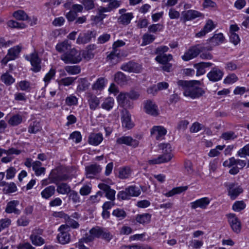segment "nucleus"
Instances as JSON below:
<instances>
[{"label": "nucleus", "instance_id": "obj_1", "mask_svg": "<svg viewBox=\"0 0 249 249\" xmlns=\"http://www.w3.org/2000/svg\"><path fill=\"white\" fill-rule=\"evenodd\" d=\"M178 85L184 89L183 94L185 96L195 99L201 96L204 91L199 87L201 82L198 80L184 81L179 80Z\"/></svg>", "mask_w": 249, "mask_h": 249}, {"label": "nucleus", "instance_id": "obj_2", "mask_svg": "<svg viewBox=\"0 0 249 249\" xmlns=\"http://www.w3.org/2000/svg\"><path fill=\"white\" fill-rule=\"evenodd\" d=\"M159 147L163 151V154L160 155L157 158L150 160L149 163L151 164H160L169 161L173 157L171 154V146L169 143H161Z\"/></svg>", "mask_w": 249, "mask_h": 249}, {"label": "nucleus", "instance_id": "obj_3", "mask_svg": "<svg viewBox=\"0 0 249 249\" xmlns=\"http://www.w3.org/2000/svg\"><path fill=\"white\" fill-rule=\"evenodd\" d=\"M60 58L66 64H77L82 60L80 52L75 48H71L68 51L61 55Z\"/></svg>", "mask_w": 249, "mask_h": 249}, {"label": "nucleus", "instance_id": "obj_4", "mask_svg": "<svg viewBox=\"0 0 249 249\" xmlns=\"http://www.w3.org/2000/svg\"><path fill=\"white\" fill-rule=\"evenodd\" d=\"M212 47H203L201 44H197L195 46L192 47L188 50H187L184 54L181 56L182 59L185 61H187L196 57L199 53L207 50L208 51L211 50Z\"/></svg>", "mask_w": 249, "mask_h": 249}, {"label": "nucleus", "instance_id": "obj_5", "mask_svg": "<svg viewBox=\"0 0 249 249\" xmlns=\"http://www.w3.org/2000/svg\"><path fill=\"white\" fill-rule=\"evenodd\" d=\"M225 186L227 188L228 196L232 200L236 199L243 191L240 186H237L234 183H226Z\"/></svg>", "mask_w": 249, "mask_h": 249}, {"label": "nucleus", "instance_id": "obj_6", "mask_svg": "<svg viewBox=\"0 0 249 249\" xmlns=\"http://www.w3.org/2000/svg\"><path fill=\"white\" fill-rule=\"evenodd\" d=\"M121 69L128 72L140 73L142 70L141 64L132 61L124 63L121 67Z\"/></svg>", "mask_w": 249, "mask_h": 249}, {"label": "nucleus", "instance_id": "obj_7", "mask_svg": "<svg viewBox=\"0 0 249 249\" xmlns=\"http://www.w3.org/2000/svg\"><path fill=\"white\" fill-rule=\"evenodd\" d=\"M43 232L41 229H35L30 236V239L32 243L36 246H40L45 243L44 239L41 236Z\"/></svg>", "mask_w": 249, "mask_h": 249}, {"label": "nucleus", "instance_id": "obj_8", "mask_svg": "<svg viewBox=\"0 0 249 249\" xmlns=\"http://www.w3.org/2000/svg\"><path fill=\"white\" fill-rule=\"evenodd\" d=\"M95 31H88L86 33H81L76 40V43L79 44H86L90 41L92 38H95Z\"/></svg>", "mask_w": 249, "mask_h": 249}, {"label": "nucleus", "instance_id": "obj_9", "mask_svg": "<svg viewBox=\"0 0 249 249\" xmlns=\"http://www.w3.org/2000/svg\"><path fill=\"white\" fill-rule=\"evenodd\" d=\"M224 75L223 71L217 67L213 68L207 76L210 81L215 82L220 80Z\"/></svg>", "mask_w": 249, "mask_h": 249}, {"label": "nucleus", "instance_id": "obj_10", "mask_svg": "<svg viewBox=\"0 0 249 249\" xmlns=\"http://www.w3.org/2000/svg\"><path fill=\"white\" fill-rule=\"evenodd\" d=\"M228 221L232 230L239 233L241 231V225L238 218L234 213H230L228 215Z\"/></svg>", "mask_w": 249, "mask_h": 249}, {"label": "nucleus", "instance_id": "obj_11", "mask_svg": "<svg viewBox=\"0 0 249 249\" xmlns=\"http://www.w3.org/2000/svg\"><path fill=\"white\" fill-rule=\"evenodd\" d=\"M116 142L119 144H124L134 147L138 146L139 144V142L138 140L133 139L129 136H122L118 138L116 140Z\"/></svg>", "mask_w": 249, "mask_h": 249}, {"label": "nucleus", "instance_id": "obj_12", "mask_svg": "<svg viewBox=\"0 0 249 249\" xmlns=\"http://www.w3.org/2000/svg\"><path fill=\"white\" fill-rule=\"evenodd\" d=\"M98 187L106 193V196L110 201H113L115 199L116 191L110 187L105 183H100Z\"/></svg>", "mask_w": 249, "mask_h": 249}, {"label": "nucleus", "instance_id": "obj_13", "mask_svg": "<svg viewBox=\"0 0 249 249\" xmlns=\"http://www.w3.org/2000/svg\"><path fill=\"white\" fill-rule=\"evenodd\" d=\"M182 19L184 22L192 20L196 18L201 17L202 14L199 12L193 10H189L182 12Z\"/></svg>", "mask_w": 249, "mask_h": 249}, {"label": "nucleus", "instance_id": "obj_14", "mask_svg": "<svg viewBox=\"0 0 249 249\" xmlns=\"http://www.w3.org/2000/svg\"><path fill=\"white\" fill-rule=\"evenodd\" d=\"M151 135L157 140L162 139L167 133L166 129L161 126H154L151 129Z\"/></svg>", "mask_w": 249, "mask_h": 249}, {"label": "nucleus", "instance_id": "obj_15", "mask_svg": "<svg viewBox=\"0 0 249 249\" xmlns=\"http://www.w3.org/2000/svg\"><path fill=\"white\" fill-rule=\"evenodd\" d=\"M215 28V25L211 19H208L203 28L198 33L196 34V36L201 37L205 36L206 34L210 32Z\"/></svg>", "mask_w": 249, "mask_h": 249}, {"label": "nucleus", "instance_id": "obj_16", "mask_svg": "<svg viewBox=\"0 0 249 249\" xmlns=\"http://www.w3.org/2000/svg\"><path fill=\"white\" fill-rule=\"evenodd\" d=\"M121 119L123 126L127 129H131L133 127L134 124L131 120V115L127 110H123Z\"/></svg>", "mask_w": 249, "mask_h": 249}, {"label": "nucleus", "instance_id": "obj_17", "mask_svg": "<svg viewBox=\"0 0 249 249\" xmlns=\"http://www.w3.org/2000/svg\"><path fill=\"white\" fill-rule=\"evenodd\" d=\"M144 109L147 114L151 115L157 116L159 114L157 106L151 100H147L145 102Z\"/></svg>", "mask_w": 249, "mask_h": 249}, {"label": "nucleus", "instance_id": "obj_18", "mask_svg": "<svg viewBox=\"0 0 249 249\" xmlns=\"http://www.w3.org/2000/svg\"><path fill=\"white\" fill-rule=\"evenodd\" d=\"M30 61L32 66L33 71L36 72L39 71L41 68V60L39 58L38 54L36 53H32L30 55Z\"/></svg>", "mask_w": 249, "mask_h": 249}, {"label": "nucleus", "instance_id": "obj_19", "mask_svg": "<svg viewBox=\"0 0 249 249\" xmlns=\"http://www.w3.org/2000/svg\"><path fill=\"white\" fill-rule=\"evenodd\" d=\"M102 168L96 164H91L86 167V176L88 178H92L99 173Z\"/></svg>", "mask_w": 249, "mask_h": 249}, {"label": "nucleus", "instance_id": "obj_20", "mask_svg": "<svg viewBox=\"0 0 249 249\" xmlns=\"http://www.w3.org/2000/svg\"><path fill=\"white\" fill-rule=\"evenodd\" d=\"M210 200L208 197H203L197 199L190 203L191 207L193 209H196L197 208L205 209L209 204Z\"/></svg>", "mask_w": 249, "mask_h": 249}, {"label": "nucleus", "instance_id": "obj_21", "mask_svg": "<svg viewBox=\"0 0 249 249\" xmlns=\"http://www.w3.org/2000/svg\"><path fill=\"white\" fill-rule=\"evenodd\" d=\"M18 205L19 201L18 200L10 201L7 203L5 212L7 213H14L16 214H19L21 211L17 208Z\"/></svg>", "mask_w": 249, "mask_h": 249}, {"label": "nucleus", "instance_id": "obj_22", "mask_svg": "<svg viewBox=\"0 0 249 249\" xmlns=\"http://www.w3.org/2000/svg\"><path fill=\"white\" fill-rule=\"evenodd\" d=\"M88 101L90 109L94 110L99 106L100 101L95 95L89 93L88 95Z\"/></svg>", "mask_w": 249, "mask_h": 249}, {"label": "nucleus", "instance_id": "obj_23", "mask_svg": "<svg viewBox=\"0 0 249 249\" xmlns=\"http://www.w3.org/2000/svg\"><path fill=\"white\" fill-rule=\"evenodd\" d=\"M103 138L101 133H92L89 137V143L93 145H99L103 141Z\"/></svg>", "mask_w": 249, "mask_h": 249}, {"label": "nucleus", "instance_id": "obj_24", "mask_svg": "<svg viewBox=\"0 0 249 249\" xmlns=\"http://www.w3.org/2000/svg\"><path fill=\"white\" fill-rule=\"evenodd\" d=\"M133 18L132 13H126L121 15L117 19L119 24L124 25H127L130 23L131 20Z\"/></svg>", "mask_w": 249, "mask_h": 249}, {"label": "nucleus", "instance_id": "obj_25", "mask_svg": "<svg viewBox=\"0 0 249 249\" xmlns=\"http://www.w3.org/2000/svg\"><path fill=\"white\" fill-rule=\"evenodd\" d=\"M224 37L222 33L215 34L209 39L211 46H215L223 42Z\"/></svg>", "mask_w": 249, "mask_h": 249}, {"label": "nucleus", "instance_id": "obj_26", "mask_svg": "<svg viewBox=\"0 0 249 249\" xmlns=\"http://www.w3.org/2000/svg\"><path fill=\"white\" fill-rule=\"evenodd\" d=\"M71 48V45L68 40L58 43L55 46V49L59 53H64L68 51Z\"/></svg>", "mask_w": 249, "mask_h": 249}, {"label": "nucleus", "instance_id": "obj_27", "mask_svg": "<svg viewBox=\"0 0 249 249\" xmlns=\"http://www.w3.org/2000/svg\"><path fill=\"white\" fill-rule=\"evenodd\" d=\"M56 185L57 186L56 191L59 194H68L71 191V187L66 183H60Z\"/></svg>", "mask_w": 249, "mask_h": 249}, {"label": "nucleus", "instance_id": "obj_28", "mask_svg": "<svg viewBox=\"0 0 249 249\" xmlns=\"http://www.w3.org/2000/svg\"><path fill=\"white\" fill-rule=\"evenodd\" d=\"M55 191L54 186H48L41 192V196L45 199H48L54 194Z\"/></svg>", "mask_w": 249, "mask_h": 249}, {"label": "nucleus", "instance_id": "obj_29", "mask_svg": "<svg viewBox=\"0 0 249 249\" xmlns=\"http://www.w3.org/2000/svg\"><path fill=\"white\" fill-rule=\"evenodd\" d=\"M107 80L103 77L99 78L92 85V89L94 90H102L105 87Z\"/></svg>", "mask_w": 249, "mask_h": 249}, {"label": "nucleus", "instance_id": "obj_30", "mask_svg": "<svg viewBox=\"0 0 249 249\" xmlns=\"http://www.w3.org/2000/svg\"><path fill=\"white\" fill-rule=\"evenodd\" d=\"M131 173V169L128 167L120 168L118 171V177L121 179H125L129 177Z\"/></svg>", "mask_w": 249, "mask_h": 249}, {"label": "nucleus", "instance_id": "obj_31", "mask_svg": "<svg viewBox=\"0 0 249 249\" xmlns=\"http://www.w3.org/2000/svg\"><path fill=\"white\" fill-rule=\"evenodd\" d=\"M42 163L39 161H35L33 163V170L35 171V174L37 176L44 174L45 171L44 167H41Z\"/></svg>", "mask_w": 249, "mask_h": 249}, {"label": "nucleus", "instance_id": "obj_32", "mask_svg": "<svg viewBox=\"0 0 249 249\" xmlns=\"http://www.w3.org/2000/svg\"><path fill=\"white\" fill-rule=\"evenodd\" d=\"M151 215L149 213H143L142 214H138L136 217V220L137 222L145 224L148 223L151 220Z\"/></svg>", "mask_w": 249, "mask_h": 249}, {"label": "nucleus", "instance_id": "obj_33", "mask_svg": "<svg viewBox=\"0 0 249 249\" xmlns=\"http://www.w3.org/2000/svg\"><path fill=\"white\" fill-rule=\"evenodd\" d=\"M20 51L21 47L18 45L10 49L7 54L10 57L11 60H15L18 57Z\"/></svg>", "mask_w": 249, "mask_h": 249}, {"label": "nucleus", "instance_id": "obj_34", "mask_svg": "<svg viewBox=\"0 0 249 249\" xmlns=\"http://www.w3.org/2000/svg\"><path fill=\"white\" fill-rule=\"evenodd\" d=\"M64 69L69 74L71 75L77 74L81 72V68L78 65L66 66Z\"/></svg>", "mask_w": 249, "mask_h": 249}, {"label": "nucleus", "instance_id": "obj_35", "mask_svg": "<svg viewBox=\"0 0 249 249\" xmlns=\"http://www.w3.org/2000/svg\"><path fill=\"white\" fill-rule=\"evenodd\" d=\"M129 197L132 196H138L141 193V190L136 186H130L126 188Z\"/></svg>", "mask_w": 249, "mask_h": 249}, {"label": "nucleus", "instance_id": "obj_36", "mask_svg": "<svg viewBox=\"0 0 249 249\" xmlns=\"http://www.w3.org/2000/svg\"><path fill=\"white\" fill-rule=\"evenodd\" d=\"M114 100L111 97H108L105 99L102 104V107L107 111L111 109L114 106Z\"/></svg>", "mask_w": 249, "mask_h": 249}, {"label": "nucleus", "instance_id": "obj_37", "mask_svg": "<svg viewBox=\"0 0 249 249\" xmlns=\"http://www.w3.org/2000/svg\"><path fill=\"white\" fill-rule=\"evenodd\" d=\"M1 80L6 85L9 86L15 82V78L7 72L1 76Z\"/></svg>", "mask_w": 249, "mask_h": 249}, {"label": "nucleus", "instance_id": "obj_38", "mask_svg": "<svg viewBox=\"0 0 249 249\" xmlns=\"http://www.w3.org/2000/svg\"><path fill=\"white\" fill-rule=\"evenodd\" d=\"M57 239L59 243L64 245L70 241V235L69 233L60 232L57 236Z\"/></svg>", "mask_w": 249, "mask_h": 249}, {"label": "nucleus", "instance_id": "obj_39", "mask_svg": "<svg viewBox=\"0 0 249 249\" xmlns=\"http://www.w3.org/2000/svg\"><path fill=\"white\" fill-rule=\"evenodd\" d=\"M114 80L118 84L124 85L127 81L126 76L121 71L117 72L114 75Z\"/></svg>", "mask_w": 249, "mask_h": 249}, {"label": "nucleus", "instance_id": "obj_40", "mask_svg": "<svg viewBox=\"0 0 249 249\" xmlns=\"http://www.w3.org/2000/svg\"><path fill=\"white\" fill-rule=\"evenodd\" d=\"M188 188L187 186H181L175 188L165 194L167 197L172 196L176 194H180L186 191Z\"/></svg>", "mask_w": 249, "mask_h": 249}, {"label": "nucleus", "instance_id": "obj_41", "mask_svg": "<svg viewBox=\"0 0 249 249\" xmlns=\"http://www.w3.org/2000/svg\"><path fill=\"white\" fill-rule=\"evenodd\" d=\"M69 178V176L66 174L56 175L51 177V182L57 184L60 183V181L67 180Z\"/></svg>", "mask_w": 249, "mask_h": 249}, {"label": "nucleus", "instance_id": "obj_42", "mask_svg": "<svg viewBox=\"0 0 249 249\" xmlns=\"http://www.w3.org/2000/svg\"><path fill=\"white\" fill-rule=\"evenodd\" d=\"M172 59V55L170 54L168 55L165 54H158L155 58L157 61L161 64L167 63Z\"/></svg>", "mask_w": 249, "mask_h": 249}, {"label": "nucleus", "instance_id": "obj_43", "mask_svg": "<svg viewBox=\"0 0 249 249\" xmlns=\"http://www.w3.org/2000/svg\"><path fill=\"white\" fill-rule=\"evenodd\" d=\"M76 79V77L74 78L72 77H67L63 78L58 81V84L59 85H62L64 86H69L72 85Z\"/></svg>", "mask_w": 249, "mask_h": 249}, {"label": "nucleus", "instance_id": "obj_44", "mask_svg": "<svg viewBox=\"0 0 249 249\" xmlns=\"http://www.w3.org/2000/svg\"><path fill=\"white\" fill-rule=\"evenodd\" d=\"M22 120V117L20 115L16 114L10 118L8 121V123L12 126H16L20 124Z\"/></svg>", "mask_w": 249, "mask_h": 249}, {"label": "nucleus", "instance_id": "obj_45", "mask_svg": "<svg viewBox=\"0 0 249 249\" xmlns=\"http://www.w3.org/2000/svg\"><path fill=\"white\" fill-rule=\"evenodd\" d=\"M246 205L244 201H236L232 205V210L235 212H240L246 208Z\"/></svg>", "mask_w": 249, "mask_h": 249}, {"label": "nucleus", "instance_id": "obj_46", "mask_svg": "<svg viewBox=\"0 0 249 249\" xmlns=\"http://www.w3.org/2000/svg\"><path fill=\"white\" fill-rule=\"evenodd\" d=\"M155 36L151 34H144L142 36V45L145 46L152 42L155 39Z\"/></svg>", "mask_w": 249, "mask_h": 249}, {"label": "nucleus", "instance_id": "obj_47", "mask_svg": "<svg viewBox=\"0 0 249 249\" xmlns=\"http://www.w3.org/2000/svg\"><path fill=\"white\" fill-rule=\"evenodd\" d=\"M237 135L233 131H228L223 133L220 137L222 139L226 141L233 140L237 138Z\"/></svg>", "mask_w": 249, "mask_h": 249}, {"label": "nucleus", "instance_id": "obj_48", "mask_svg": "<svg viewBox=\"0 0 249 249\" xmlns=\"http://www.w3.org/2000/svg\"><path fill=\"white\" fill-rule=\"evenodd\" d=\"M13 16L18 20H25L28 19L27 15L22 10H18L13 13Z\"/></svg>", "mask_w": 249, "mask_h": 249}, {"label": "nucleus", "instance_id": "obj_49", "mask_svg": "<svg viewBox=\"0 0 249 249\" xmlns=\"http://www.w3.org/2000/svg\"><path fill=\"white\" fill-rule=\"evenodd\" d=\"M128 99L127 92L120 93L117 98L119 104L121 106H124L125 103H127Z\"/></svg>", "mask_w": 249, "mask_h": 249}, {"label": "nucleus", "instance_id": "obj_50", "mask_svg": "<svg viewBox=\"0 0 249 249\" xmlns=\"http://www.w3.org/2000/svg\"><path fill=\"white\" fill-rule=\"evenodd\" d=\"M225 147V145H217L214 149H211L208 154L210 157H214L218 156L220 154L219 151L222 150Z\"/></svg>", "mask_w": 249, "mask_h": 249}, {"label": "nucleus", "instance_id": "obj_51", "mask_svg": "<svg viewBox=\"0 0 249 249\" xmlns=\"http://www.w3.org/2000/svg\"><path fill=\"white\" fill-rule=\"evenodd\" d=\"M237 76L234 73L228 75L224 80V83L226 84H233L238 80Z\"/></svg>", "mask_w": 249, "mask_h": 249}, {"label": "nucleus", "instance_id": "obj_52", "mask_svg": "<svg viewBox=\"0 0 249 249\" xmlns=\"http://www.w3.org/2000/svg\"><path fill=\"white\" fill-rule=\"evenodd\" d=\"M112 215L118 218L119 220L124 218L126 216V213L124 211L121 209L114 210L112 212Z\"/></svg>", "mask_w": 249, "mask_h": 249}, {"label": "nucleus", "instance_id": "obj_53", "mask_svg": "<svg viewBox=\"0 0 249 249\" xmlns=\"http://www.w3.org/2000/svg\"><path fill=\"white\" fill-rule=\"evenodd\" d=\"M163 29V26L160 24H153L148 27V30L150 33H156L160 32Z\"/></svg>", "mask_w": 249, "mask_h": 249}, {"label": "nucleus", "instance_id": "obj_54", "mask_svg": "<svg viewBox=\"0 0 249 249\" xmlns=\"http://www.w3.org/2000/svg\"><path fill=\"white\" fill-rule=\"evenodd\" d=\"M8 26L12 28L22 29L25 27V25L22 22H18L14 20H9L7 23Z\"/></svg>", "mask_w": 249, "mask_h": 249}, {"label": "nucleus", "instance_id": "obj_55", "mask_svg": "<svg viewBox=\"0 0 249 249\" xmlns=\"http://www.w3.org/2000/svg\"><path fill=\"white\" fill-rule=\"evenodd\" d=\"M237 155L241 158L249 156V144H246L242 148L240 149L237 152Z\"/></svg>", "mask_w": 249, "mask_h": 249}, {"label": "nucleus", "instance_id": "obj_56", "mask_svg": "<svg viewBox=\"0 0 249 249\" xmlns=\"http://www.w3.org/2000/svg\"><path fill=\"white\" fill-rule=\"evenodd\" d=\"M69 197L72 202L75 203H79L80 202V198L77 192L74 190H71L70 192Z\"/></svg>", "mask_w": 249, "mask_h": 249}, {"label": "nucleus", "instance_id": "obj_57", "mask_svg": "<svg viewBox=\"0 0 249 249\" xmlns=\"http://www.w3.org/2000/svg\"><path fill=\"white\" fill-rule=\"evenodd\" d=\"M91 189L90 185H84L80 189L79 193L82 196H88L91 193Z\"/></svg>", "mask_w": 249, "mask_h": 249}, {"label": "nucleus", "instance_id": "obj_58", "mask_svg": "<svg viewBox=\"0 0 249 249\" xmlns=\"http://www.w3.org/2000/svg\"><path fill=\"white\" fill-rule=\"evenodd\" d=\"M11 223L9 218H5L0 220V232L5 228H8Z\"/></svg>", "mask_w": 249, "mask_h": 249}, {"label": "nucleus", "instance_id": "obj_59", "mask_svg": "<svg viewBox=\"0 0 249 249\" xmlns=\"http://www.w3.org/2000/svg\"><path fill=\"white\" fill-rule=\"evenodd\" d=\"M17 187L15 184L13 182L7 183L6 186L3 189L5 193H12L15 192L17 191Z\"/></svg>", "mask_w": 249, "mask_h": 249}, {"label": "nucleus", "instance_id": "obj_60", "mask_svg": "<svg viewBox=\"0 0 249 249\" xmlns=\"http://www.w3.org/2000/svg\"><path fill=\"white\" fill-rule=\"evenodd\" d=\"M121 4L120 0H112L110 1L108 5V7L106 8L108 10V12L111 11L113 9H116L119 7Z\"/></svg>", "mask_w": 249, "mask_h": 249}, {"label": "nucleus", "instance_id": "obj_61", "mask_svg": "<svg viewBox=\"0 0 249 249\" xmlns=\"http://www.w3.org/2000/svg\"><path fill=\"white\" fill-rule=\"evenodd\" d=\"M18 84L21 90L27 91L31 89L30 82L26 80L21 81Z\"/></svg>", "mask_w": 249, "mask_h": 249}, {"label": "nucleus", "instance_id": "obj_62", "mask_svg": "<svg viewBox=\"0 0 249 249\" xmlns=\"http://www.w3.org/2000/svg\"><path fill=\"white\" fill-rule=\"evenodd\" d=\"M89 233L94 238L95 237H100L102 233V229L98 227L93 228L90 230Z\"/></svg>", "mask_w": 249, "mask_h": 249}, {"label": "nucleus", "instance_id": "obj_63", "mask_svg": "<svg viewBox=\"0 0 249 249\" xmlns=\"http://www.w3.org/2000/svg\"><path fill=\"white\" fill-rule=\"evenodd\" d=\"M55 74V71L51 69L50 71L46 74L43 80L46 84H48L50 80L54 76Z\"/></svg>", "mask_w": 249, "mask_h": 249}, {"label": "nucleus", "instance_id": "obj_64", "mask_svg": "<svg viewBox=\"0 0 249 249\" xmlns=\"http://www.w3.org/2000/svg\"><path fill=\"white\" fill-rule=\"evenodd\" d=\"M17 225L18 226H26L28 225L29 221L26 216L22 215L17 220Z\"/></svg>", "mask_w": 249, "mask_h": 249}]
</instances>
